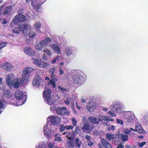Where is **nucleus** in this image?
Wrapping results in <instances>:
<instances>
[{
  "label": "nucleus",
  "mask_w": 148,
  "mask_h": 148,
  "mask_svg": "<svg viewBox=\"0 0 148 148\" xmlns=\"http://www.w3.org/2000/svg\"><path fill=\"white\" fill-rule=\"evenodd\" d=\"M110 117H107L106 116H103L101 115H98L97 117H96L92 116L90 117L88 121L93 124H98L99 122H102L103 124L108 125V121L112 122L114 121L113 119H110Z\"/></svg>",
  "instance_id": "obj_1"
},
{
  "label": "nucleus",
  "mask_w": 148,
  "mask_h": 148,
  "mask_svg": "<svg viewBox=\"0 0 148 148\" xmlns=\"http://www.w3.org/2000/svg\"><path fill=\"white\" fill-rule=\"evenodd\" d=\"M14 77V75L13 74L10 73L6 77V82L8 86L13 87L14 88H18L21 84H22L21 82V80L18 78H14L13 80V79Z\"/></svg>",
  "instance_id": "obj_2"
},
{
  "label": "nucleus",
  "mask_w": 148,
  "mask_h": 148,
  "mask_svg": "<svg viewBox=\"0 0 148 148\" xmlns=\"http://www.w3.org/2000/svg\"><path fill=\"white\" fill-rule=\"evenodd\" d=\"M14 98L19 101V102L16 104H14L12 102L11 103L15 106H19L23 104L26 101L27 99L26 93L23 92L19 90H17L14 94Z\"/></svg>",
  "instance_id": "obj_3"
},
{
  "label": "nucleus",
  "mask_w": 148,
  "mask_h": 148,
  "mask_svg": "<svg viewBox=\"0 0 148 148\" xmlns=\"http://www.w3.org/2000/svg\"><path fill=\"white\" fill-rule=\"evenodd\" d=\"M34 70V69L31 67H27L24 68L22 73V77L21 79V83L25 84L29 82V78L30 76V73Z\"/></svg>",
  "instance_id": "obj_4"
},
{
  "label": "nucleus",
  "mask_w": 148,
  "mask_h": 148,
  "mask_svg": "<svg viewBox=\"0 0 148 148\" xmlns=\"http://www.w3.org/2000/svg\"><path fill=\"white\" fill-rule=\"evenodd\" d=\"M16 27L14 26L15 28L12 29V31L13 33L19 34L20 31H22L23 35L26 36L28 34V31L31 29V27L29 25L24 24L23 26L21 27L20 26Z\"/></svg>",
  "instance_id": "obj_5"
},
{
  "label": "nucleus",
  "mask_w": 148,
  "mask_h": 148,
  "mask_svg": "<svg viewBox=\"0 0 148 148\" xmlns=\"http://www.w3.org/2000/svg\"><path fill=\"white\" fill-rule=\"evenodd\" d=\"M72 73H74L73 81L75 83L78 84H81L84 81L83 77L84 73L80 70H73Z\"/></svg>",
  "instance_id": "obj_6"
},
{
  "label": "nucleus",
  "mask_w": 148,
  "mask_h": 148,
  "mask_svg": "<svg viewBox=\"0 0 148 148\" xmlns=\"http://www.w3.org/2000/svg\"><path fill=\"white\" fill-rule=\"evenodd\" d=\"M63 38L64 39V38L62 37H57L56 38V40L55 41L56 44L52 43L49 45V47L57 54H59L61 53V49L58 44H60V43L62 44L64 43V40Z\"/></svg>",
  "instance_id": "obj_7"
},
{
  "label": "nucleus",
  "mask_w": 148,
  "mask_h": 148,
  "mask_svg": "<svg viewBox=\"0 0 148 148\" xmlns=\"http://www.w3.org/2000/svg\"><path fill=\"white\" fill-rule=\"evenodd\" d=\"M53 125L46 124L44 126L43 132L45 137L48 139L51 138L56 132V130L53 129Z\"/></svg>",
  "instance_id": "obj_8"
},
{
  "label": "nucleus",
  "mask_w": 148,
  "mask_h": 148,
  "mask_svg": "<svg viewBox=\"0 0 148 148\" xmlns=\"http://www.w3.org/2000/svg\"><path fill=\"white\" fill-rule=\"evenodd\" d=\"M52 41L51 39L49 37H46L41 41L39 43L35 46V50L38 52L41 51L43 47L48 46L49 43Z\"/></svg>",
  "instance_id": "obj_9"
},
{
  "label": "nucleus",
  "mask_w": 148,
  "mask_h": 148,
  "mask_svg": "<svg viewBox=\"0 0 148 148\" xmlns=\"http://www.w3.org/2000/svg\"><path fill=\"white\" fill-rule=\"evenodd\" d=\"M47 124L53 125V128L54 125H58L60 123L61 121V119L58 116H50L48 117L47 118Z\"/></svg>",
  "instance_id": "obj_10"
},
{
  "label": "nucleus",
  "mask_w": 148,
  "mask_h": 148,
  "mask_svg": "<svg viewBox=\"0 0 148 148\" xmlns=\"http://www.w3.org/2000/svg\"><path fill=\"white\" fill-rule=\"evenodd\" d=\"M26 3L29 5L31 2V4L33 8L37 12L41 8L40 5L43 3L40 0H25Z\"/></svg>",
  "instance_id": "obj_11"
},
{
  "label": "nucleus",
  "mask_w": 148,
  "mask_h": 148,
  "mask_svg": "<svg viewBox=\"0 0 148 148\" xmlns=\"http://www.w3.org/2000/svg\"><path fill=\"white\" fill-rule=\"evenodd\" d=\"M110 108L115 113H118L122 111V107L121 103L118 101L114 102L110 106Z\"/></svg>",
  "instance_id": "obj_12"
},
{
  "label": "nucleus",
  "mask_w": 148,
  "mask_h": 148,
  "mask_svg": "<svg viewBox=\"0 0 148 148\" xmlns=\"http://www.w3.org/2000/svg\"><path fill=\"white\" fill-rule=\"evenodd\" d=\"M25 17L22 14L19 13L15 16V18L13 19V22L11 23V27H13L14 25H17L19 23L21 22H24L25 21Z\"/></svg>",
  "instance_id": "obj_13"
},
{
  "label": "nucleus",
  "mask_w": 148,
  "mask_h": 148,
  "mask_svg": "<svg viewBox=\"0 0 148 148\" xmlns=\"http://www.w3.org/2000/svg\"><path fill=\"white\" fill-rule=\"evenodd\" d=\"M33 85L36 86H43L45 84L44 81L42 80L39 75H36L33 81Z\"/></svg>",
  "instance_id": "obj_14"
},
{
  "label": "nucleus",
  "mask_w": 148,
  "mask_h": 148,
  "mask_svg": "<svg viewBox=\"0 0 148 148\" xmlns=\"http://www.w3.org/2000/svg\"><path fill=\"white\" fill-rule=\"evenodd\" d=\"M125 114L127 116L126 119L127 123H132L136 119V117L132 112H127L125 113Z\"/></svg>",
  "instance_id": "obj_15"
},
{
  "label": "nucleus",
  "mask_w": 148,
  "mask_h": 148,
  "mask_svg": "<svg viewBox=\"0 0 148 148\" xmlns=\"http://www.w3.org/2000/svg\"><path fill=\"white\" fill-rule=\"evenodd\" d=\"M0 67L8 71H11L14 68L12 64L8 62L3 63L1 64Z\"/></svg>",
  "instance_id": "obj_16"
},
{
  "label": "nucleus",
  "mask_w": 148,
  "mask_h": 148,
  "mask_svg": "<svg viewBox=\"0 0 148 148\" xmlns=\"http://www.w3.org/2000/svg\"><path fill=\"white\" fill-rule=\"evenodd\" d=\"M97 103L95 101H90L87 104L86 108L90 112H93L96 109Z\"/></svg>",
  "instance_id": "obj_17"
},
{
  "label": "nucleus",
  "mask_w": 148,
  "mask_h": 148,
  "mask_svg": "<svg viewBox=\"0 0 148 148\" xmlns=\"http://www.w3.org/2000/svg\"><path fill=\"white\" fill-rule=\"evenodd\" d=\"M33 62L36 66L42 68H46L49 64L46 62H44L38 59H34Z\"/></svg>",
  "instance_id": "obj_18"
},
{
  "label": "nucleus",
  "mask_w": 148,
  "mask_h": 148,
  "mask_svg": "<svg viewBox=\"0 0 148 148\" xmlns=\"http://www.w3.org/2000/svg\"><path fill=\"white\" fill-rule=\"evenodd\" d=\"M3 5L0 7V15H3V16H5L9 15L12 11V8L11 7H6L3 10H2L3 8Z\"/></svg>",
  "instance_id": "obj_19"
},
{
  "label": "nucleus",
  "mask_w": 148,
  "mask_h": 148,
  "mask_svg": "<svg viewBox=\"0 0 148 148\" xmlns=\"http://www.w3.org/2000/svg\"><path fill=\"white\" fill-rule=\"evenodd\" d=\"M64 52L67 57L73 55L74 52L73 47L70 46L66 47L64 49Z\"/></svg>",
  "instance_id": "obj_20"
},
{
  "label": "nucleus",
  "mask_w": 148,
  "mask_h": 148,
  "mask_svg": "<svg viewBox=\"0 0 148 148\" xmlns=\"http://www.w3.org/2000/svg\"><path fill=\"white\" fill-rule=\"evenodd\" d=\"M51 91L49 89H47L43 91V97L45 101L50 98L51 97H52L51 96Z\"/></svg>",
  "instance_id": "obj_21"
},
{
  "label": "nucleus",
  "mask_w": 148,
  "mask_h": 148,
  "mask_svg": "<svg viewBox=\"0 0 148 148\" xmlns=\"http://www.w3.org/2000/svg\"><path fill=\"white\" fill-rule=\"evenodd\" d=\"M56 111L58 115H64L66 113L67 110L66 108L62 107L56 108Z\"/></svg>",
  "instance_id": "obj_22"
},
{
  "label": "nucleus",
  "mask_w": 148,
  "mask_h": 148,
  "mask_svg": "<svg viewBox=\"0 0 148 148\" xmlns=\"http://www.w3.org/2000/svg\"><path fill=\"white\" fill-rule=\"evenodd\" d=\"M24 52L27 55L30 56H33L35 54V52L31 48L26 47L24 49Z\"/></svg>",
  "instance_id": "obj_23"
},
{
  "label": "nucleus",
  "mask_w": 148,
  "mask_h": 148,
  "mask_svg": "<svg viewBox=\"0 0 148 148\" xmlns=\"http://www.w3.org/2000/svg\"><path fill=\"white\" fill-rule=\"evenodd\" d=\"M64 101L66 104L69 105L72 107H74V102L70 97L69 96L67 97L66 99H64Z\"/></svg>",
  "instance_id": "obj_24"
},
{
  "label": "nucleus",
  "mask_w": 148,
  "mask_h": 148,
  "mask_svg": "<svg viewBox=\"0 0 148 148\" xmlns=\"http://www.w3.org/2000/svg\"><path fill=\"white\" fill-rule=\"evenodd\" d=\"M46 103L49 105L51 106L54 105L56 103V99L55 97L53 96L51 97L48 99L45 100Z\"/></svg>",
  "instance_id": "obj_25"
},
{
  "label": "nucleus",
  "mask_w": 148,
  "mask_h": 148,
  "mask_svg": "<svg viewBox=\"0 0 148 148\" xmlns=\"http://www.w3.org/2000/svg\"><path fill=\"white\" fill-rule=\"evenodd\" d=\"M83 131L87 132H91L92 130V128L91 127L90 125L88 124H85L82 128Z\"/></svg>",
  "instance_id": "obj_26"
},
{
  "label": "nucleus",
  "mask_w": 148,
  "mask_h": 148,
  "mask_svg": "<svg viewBox=\"0 0 148 148\" xmlns=\"http://www.w3.org/2000/svg\"><path fill=\"white\" fill-rule=\"evenodd\" d=\"M101 144L105 148H112L111 145L105 140H102Z\"/></svg>",
  "instance_id": "obj_27"
},
{
  "label": "nucleus",
  "mask_w": 148,
  "mask_h": 148,
  "mask_svg": "<svg viewBox=\"0 0 148 148\" xmlns=\"http://www.w3.org/2000/svg\"><path fill=\"white\" fill-rule=\"evenodd\" d=\"M55 78L53 77L51 78L52 79L48 83V85L54 88L56 86V81H57V79H55Z\"/></svg>",
  "instance_id": "obj_28"
},
{
  "label": "nucleus",
  "mask_w": 148,
  "mask_h": 148,
  "mask_svg": "<svg viewBox=\"0 0 148 148\" xmlns=\"http://www.w3.org/2000/svg\"><path fill=\"white\" fill-rule=\"evenodd\" d=\"M7 103L3 100H0V109H4L5 108Z\"/></svg>",
  "instance_id": "obj_29"
},
{
  "label": "nucleus",
  "mask_w": 148,
  "mask_h": 148,
  "mask_svg": "<svg viewBox=\"0 0 148 148\" xmlns=\"http://www.w3.org/2000/svg\"><path fill=\"white\" fill-rule=\"evenodd\" d=\"M41 26V23L39 22H37L34 23V27L36 29L37 31L40 32V28Z\"/></svg>",
  "instance_id": "obj_30"
},
{
  "label": "nucleus",
  "mask_w": 148,
  "mask_h": 148,
  "mask_svg": "<svg viewBox=\"0 0 148 148\" xmlns=\"http://www.w3.org/2000/svg\"><path fill=\"white\" fill-rule=\"evenodd\" d=\"M74 141L73 139L69 140L67 142L68 148H73L74 146Z\"/></svg>",
  "instance_id": "obj_31"
},
{
  "label": "nucleus",
  "mask_w": 148,
  "mask_h": 148,
  "mask_svg": "<svg viewBox=\"0 0 148 148\" xmlns=\"http://www.w3.org/2000/svg\"><path fill=\"white\" fill-rule=\"evenodd\" d=\"M114 137V135L112 133H109L107 134L106 138L109 141L112 140Z\"/></svg>",
  "instance_id": "obj_32"
},
{
  "label": "nucleus",
  "mask_w": 148,
  "mask_h": 148,
  "mask_svg": "<svg viewBox=\"0 0 148 148\" xmlns=\"http://www.w3.org/2000/svg\"><path fill=\"white\" fill-rule=\"evenodd\" d=\"M74 143L75 145L76 146L79 148L80 147L82 143L79 140V139L78 138H76L75 140Z\"/></svg>",
  "instance_id": "obj_33"
},
{
  "label": "nucleus",
  "mask_w": 148,
  "mask_h": 148,
  "mask_svg": "<svg viewBox=\"0 0 148 148\" xmlns=\"http://www.w3.org/2000/svg\"><path fill=\"white\" fill-rule=\"evenodd\" d=\"M58 89L60 90L64 94H68L69 93V91L68 90L61 87L60 86H58Z\"/></svg>",
  "instance_id": "obj_34"
},
{
  "label": "nucleus",
  "mask_w": 148,
  "mask_h": 148,
  "mask_svg": "<svg viewBox=\"0 0 148 148\" xmlns=\"http://www.w3.org/2000/svg\"><path fill=\"white\" fill-rule=\"evenodd\" d=\"M43 51L48 56H50L52 55L51 51L47 49H44Z\"/></svg>",
  "instance_id": "obj_35"
},
{
  "label": "nucleus",
  "mask_w": 148,
  "mask_h": 148,
  "mask_svg": "<svg viewBox=\"0 0 148 148\" xmlns=\"http://www.w3.org/2000/svg\"><path fill=\"white\" fill-rule=\"evenodd\" d=\"M115 113H114L113 111H112V110H110L109 111H108L107 112V113L108 114H110L111 115V116H107V117H110L109 119H111V118L110 119V118L112 117H116V115L114 114ZM107 117V116H106Z\"/></svg>",
  "instance_id": "obj_36"
},
{
  "label": "nucleus",
  "mask_w": 148,
  "mask_h": 148,
  "mask_svg": "<svg viewBox=\"0 0 148 148\" xmlns=\"http://www.w3.org/2000/svg\"><path fill=\"white\" fill-rule=\"evenodd\" d=\"M58 134H56L54 135V140L55 141H60L62 140L60 136H58Z\"/></svg>",
  "instance_id": "obj_37"
},
{
  "label": "nucleus",
  "mask_w": 148,
  "mask_h": 148,
  "mask_svg": "<svg viewBox=\"0 0 148 148\" xmlns=\"http://www.w3.org/2000/svg\"><path fill=\"white\" fill-rule=\"evenodd\" d=\"M4 95L6 97L9 98L11 95L10 91L8 90H6L4 93Z\"/></svg>",
  "instance_id": "obj_38"
},
{
  "label": "nucleus",
  "mask_w": 148,
  "mask_h": 148,
  "mask_svg": "<svg viewBox=\"0 0 148 148\" xmlns=\"http://www.w3.org/2000/svg\"><path fill=\"white\" fill-rule=\"evenodd\" d=\"M121 138L123 141H126L128 140V136L127 135L122 134L121 136Z\"/></svg>",
  "instance_id": "obj_39"
},
{
  "label": "nucleus",
  "mask_w": 148,
  "mask_h": 148,
  "mask_svg": "<svg viewBox=\"0 0 148 148\" xmlns=\"http://www.w3.org/2000/svg\"><path fill=\"white\" fill-rule=\"evenodd\" d=\"M60 58V56H56L51 61V63L53 64H54L56 62L57 60H59Z\"/></svg>",
  "instance_id": "obj_40"
},
{
  "label": "nucleus",
  "mask_w": 148,
  "mask_h": 148,
  "mask_svg": "<svg viewBox=\"0 0 148 148\" xmlns=\"http://www.w3.org/2000/svg\"><path fill=\"white\" fill-rule=\"evenodd\" d=\"M55 70V68H53L50 69L49 70V72L51 75V78H52L53 77L55 78L53 76V74Z\"/></svg>",
  "instance_id": "obj_41"
},
{
  "label": "nucleus",
  "mask_w": 148,
  "mask_h": 148,
  "mask_svg": "<svg viewBox=\"0 0 148 148\" xmlns=\"http://www.w3.org/2000/svg\"><path fill=\"white\" fill-rule=\"evenodd\" d=\"M66 129V125H61L59 127V130L61 132H63Z\"/></svg>",
  "instance_id": "obj_42"
},
{
  "label": "nucleus",
  "mask_w": 148,
  "mask_h": 148,
  "mask_svg": "<svg viewBox=\"0 0 148 148\" xmlns=\"http://www.w3.org/2000/svg\"><path fill=\"white\" fill-rule=\"evenodd\" d=\"M7 43L5 42H2L0 43V50L2 49L3 48L5 47Z\"/></svg>",
  "instance_id": "obj_43"
},
{
  "label": "nucleus",
  "mask_w": 148,
  "mask_h": 148,
  "mask_svg": "<svg viewBox=\"0 0 148 148\" xmlns=\"http://www.w3.org/2000/svg\"><path fill=\"white\" fill-rule=\"evenodd\" d=\"M59 74L60 75H62L64 73V72L63 69H62V67L61 66H59Z\"/></svg>",
  "instance_id": "obj_44"
},
{
  "label": "nucleus",
  "mask_w": 148,
  "mask_h": 148,
  "mask_svg": "<svg viewBox=\"0 0 148 148\" xmlns=\"http://www.w3.org/2000/svg\"><path fill=\"white\" fill-rule=\"evenodd\" d=\"M71 121L72 123V124L74 126H76L77 125V122L76 120L74 118H72L71 119Z\"/></svg>",
  "instance_id": "obj_45"
},
{
  "label": "nucleus",
  "mask_w": 148,
  "mask_h": 148,
  "mask_svg": "<svg viewBox=\"0 0 148 148\" xmlns=\"http://www.w3.org/2000/svg\"><path fill=\"white\" fill-rule=\"evenodd\" d=\"M35 35V33L33 32H31L29 34V36L30 38H33Z\"/></svg>",
  "instance_id": "obj_46"
},
{
  "label": "nucleus",
  "mask_w": 148,
  "mask_h": 148,
  "mask_svg": "<svg viewBox=\"0 0 148 148\" xmlns=\"http://www.w3.org/2000/svg\"><path fill=\"white\" fill-rule=\"evenodd\" d=\"M146 143L145 142H143L141 143L138 142V144L139 147H142L146 144Z\"/></svg>",
  "instance_id": "obj_47"
},
{
  "label": "nucleus",
  "mask_w": 148,
  "mask_h": 148,
  "mask_svg": "<svg viewBox=\"0 0 148 148\" xmlns=\"http://www.w3.org/2000/svg\"><path fill=\"white\" fill-rule=\"evenodd\" d=\"M124 133L126 134H129L130 133V134L132 135V134H133L132 132H130V131L129 129H125L124 131Z\"/></svg>",
  "instance_id": "obj_48"
},
{
  "label": "nucleus",
  "mask_w": 148,
  "mask_h": 148,
  "mask_svg": "<svg viewBox=\"0 0 148 148\" xmlns=\"http://www.w3.org/2000/svg\"><path fill=\"white\" fill-rule=\"evenodd\" d=\"M116 121L117 123L121 125H122L123 124V121L121 119H117Z\"/></svg>",
  "instance_id": "obj_49"
},
{
  "label": "nucleus",
  "mask_w": 148,
  "mask_h": 148,
  "mask_svg": "<svg viewBox=\"0 0 148 148\" xmlns=\"http://www.w3.org/2000/svg\"><path fill=\"white\" fill-rule=\"evenodd\" d=\"M0 21L3 24H5L7 22V21L5 18H1Z\"/></svg>",
  "instance_id": "obj_50"
},
{
  "label": "nucleus",
  "mask_w": 148,
  "mask_h": 148,
  "mask_svg": "<svg viewBox=\"0 0 148 148\" xmlns=\"http://www.w3.org/2000/svg\"><path fill=\"white\" fill-rule=\"evenodd\" d=\"M66 129L67 130L73 129V126L71 125H66Z\"/></svg>",
  "instance_id": "obj_51"
},
{
  "label": "nucleus",
  "mask_w": 148,
  "mask_h": 148,
  "mask_svg": "<svg viewBox=\"0 0 148 148\" xmlns=\"http://www.w3.org/2000/svg\"><path fill=\"white\" fill-rule=\"evenodd\" d=\"M144 132V130L143 129L142 127L139 129H138L137 132L140 134H141L142 133H143Z\"/></svg>",
  "instance_id": "obj_52"
},
{
  "label": "nucleus",
  "mask_w": 148,
  "mask_h": 148,
  "mask_svg": "<svg viewBox=\"0 0 148 148\" xmlns=\"http://www.w3.org/2000/svg\"><path fill=\"white\" fill-rule=\"evenodd\" d=\"M115 126L113 125H111V126L108 128V130L114 131L115 129Z\"/></svg>",
  "instance_id": "obj_53"
},
{
  "label": "nucleus",
  "mask_w": 148,
  "mask_h": 148,
  "mask_svg": "<svg viewBox=\"0 0 148 148\" xmlns=\"http://www.w3.org/2000/svg\"><path fill=\"white\" fill-rule=\"evenodd\" d=\"M135 127L136 128L139 129L142 127L140 125L139 123H137L136 124Z\"/></svg>",
  "instance_id": "obj_54"
},
{
  "label": "nucleus",
  "mask_w": 148,
  "mask_h": 148,
  "mask_svg": "<svg viewBox=\"0 0 148 148\" xmlns=\"http://www.w3.org/2000/svg\"><path fill=\"white\" fill-rule=\"evenodd\" d=\"M75 132L77 134H79L80 133V130L79 129V127H77L76 128V129H75Z\"/></svg>",
  "instance_id": "obj_55"
},
{
  "label": "nucleus",
  "mask_w": 148,
  "mask_h": 148,
  "mask_svg": "<svg viewBox=\"0 0 148 148\" xmlns=\"http://www.w3.org/2000/svg\"><path fill=\"white\" fill-rule=\"evenodd\" d=\"M70 134L69 133H67L66 134V136L69 140L72 139V138L71 137V136L69 135Z\"/></svg>",
  "instance_id": "obj_56"
},
{
  "label": "nucleus",
  "mask_w": 148,
  "mask_h": 148,
  "mask_svg": "<svg viewBox=\"0 0 148 148\" xmlns=\"http://www.w3.org/2000/svg\"><path fill=\"white\" fill-rule=\"evenodd\" d=\"M42 58L46 60L47 59V58L45 54H44L42 56Z\"/></svg>",
  "instance_id": "obj_57"
},
{
  "label": "nucleus",
  "mask_w": 148,
  "mask_h": 148,
  "mask_svg": "<svg viewBox=\"0 0 148 148\" xmlns=\"http://www.w3.org/2000/svg\"><path fill=\"white\" fill-rule=\"evenodd\" d=\"M56 108L54 106H52L50 108V110L51 111H54L55 110H56Z\"/></svg>",
  "instance_id": "obj_58"
},
{
  "label": "nucleus",
  "mask_w": 148,
  "mask_h": 148,
  "mask_svg": "<svg viewBox=\"0 0 148 148\" xmlns=\"http://www.w3.org/2000/svg\"><path fill=\"white\" fill-rule=\"evenodd\" d=\"M86 138L87 139L88 141H90V137L89 136L87 135L86 136Z\"/></svg>",
  "instance_id": "obj_59"
},
{
  "label": "nucleus",
  "mask_w": 148,
  "mask_h": 148,
  "mask_svg": "<svg viewBox=\"0 0 148 148\" xmlns=\"http://www.w3.org/2000/svg\"><path fill=\"white\" fill-rule=\"evenodd\" d=\"M124 146L121 144H120L117 147V148H123Z\"/></svg>",
  "instance_id": "obj_60"
},
{
  "label": "nucleus",
  "mask_w": 148,
  "mask_h": 148,
  "mask_svg": "<svg viewBox=\"0 0 148 148\" xmlns=\"http://www.w3.org/2000/svg\"><path fill=\"white\" fill-rule=\"evenodd\" d=\"M75 104L76 107L78 109H80V106H79L78 105V103L77 102H76Z\"/></svg>",
  "instance_id": "obj_61"
},
{
  "label": "nucleus",
  "mask_w": 148,
  "mask_h": 148,
  "mask_svg": "<svg viewBox=\"0 0 148 148\" xmlns=\"http://www.w3.org/2000/svg\"><path fill=\"white\" fill-rule=\"evenodd\" d=\"M93 144V143L92 141H89V143L88 144V145H89V146H91Z\"/></svg>",
  "instance_id": "obj_62"
},
{
  "label": "nucleus",
  "mask_w": 148,
  "mask_h": 148,
  "mask_svg": "<svg viewBox=\"0 0 148 148\" xmlns=\"http://www.w3.org/2000/svg\"><path fill=\"white\" fill-rule=\"evenodd\" d=\"M81 102L83 103H85L86 102L85 99L83 98H81Z\"/></svg>",
  "instance_id": "obj_63"
},
{
  "label": "nucleus",
  "mask_w": 148,
  "mask_h": 148,
  "mask_svg": "<svg viewBox=\"0 0 148 148\" xmlns=\"http://www.w3.org/2000/svg\"><path fill=\"white\" fill-rule=\"evenodd\" d=\"M99 148H105L103 147V146L101 144L99 143L98 145Z\"/></svg>",
  "instance_id": "obj_64"
}]
</instances>
